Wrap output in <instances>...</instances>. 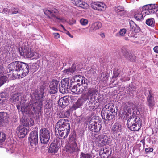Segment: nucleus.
I'll use <instances>...</instances> for the list:
<instances>
[{
    "mask_svg": "<svg viewBox=\"0 0 158 158\" xmlns=\"http://www.w3.org/2000/svg\"><path fill=\"white\" fill-rule=\"evenodd\" d=\"M111 149L109 147H105L103 148H102L100 151L101 153L102 154L103 153H105L106 154L110 155L111 153Z\"/></svg>",
    "mask_w": 158,
    "mask_h": 158,
    "instance_id": "nucleus-41",
    "label": "nucleus"
},
{
    "mask_svg": "<svg viewBox=\"0 0 158 158\" xmlns=\"http://www.w3.org/2000/svg\"><path fill=\"white\" fill-rule=\"evenodd\" d=\"M121 52L123 56L126 58L131 53L129 50L125 47H123L121 48Z\"/></svg>",
    "mask_w": 158,
    "mask_h": 158,
    "instance_id": "nucleus-40",
    "label": "nucleus"
},
{
    "mask_svg": "<svg viewBox=\"0 0 158 158\" xmlns=\"http://www.w3.org/2000/svg\"><path fill=\"white\" fill-rule=\"evenodd\" d=\"M10 9L8 10L7 8H4L3 9V12L5 13L6 14L10 13Z\"/></svg>",
    "mask_w": 158,
    "mask_h": 158,
    "instance_id": "nucleus-64",
    "label": "nucleus"
},
{
    "mask_svg": "<svg viewBox=\"0 0 158 158\" xmlns=\"http://www.w3.org/2000/svg\"><path fill=\"white\" fill-rule=\"evenodd\" d=\"M90 5L94 9L100 11L104 10L106 7V6L104 3L99 2H92L90 3Z\"/></svg>",
    "mask_w": 158,
    "mask_h": 158,
    "instance_id": "nucleus-16",
    "label": "nucleus"
},
{
    "mask_svg": "<svg viewBox=\"0 0 158 158\" xmlns=\"http://www.w3.org/2000/svg\"><path fill=\"white\" fill-rule=\"evenodd\" d=\"M77 69L76 68V65L73 64L72 66L68 68L65 69L63 71L64 74L65 75H71L73 73L77 72Z\"/></svg>",
    "mask_w": 158,
    "mask_h": 158,
    "instance_id": "nucleus-22",
    "label": "nucleus"
},
{
    "mask_svg": "<svg viewBox=\"0 0 158 158\" xmlns=\"http://www.w3.org/2000/svg\"><path fill=\"white\" fill-rule=\"evenodd\" d=\"M103 153L102 154L99 152L100 156L102 158H108L110 156L109 155L106 154L105 153Z\"/></svg>",
    "mask_w": 158,
    "mask_h": 158,
    "instance_id": "nucleus-57",
    "label": "nucleus"
},
{
    "mask_svg": "<svg viewBox=\"0 0 158 158\" xmlns=\"http://www.w3.org/2000/svg\"><path fill=\"white\" fill-rule=\"evenodd\" d=\"M23 126L26 127H30L34 125V120L31 118H28L27 117H24L22 121Z\"/></svg>",
    "mask_w": 158,
    "mask_h": 158,
    "instance_id": "nucleus-23",
    "label": "nucleus"
},
{
    "mask_svg": "<svg viewBox=\"0 0 158 158\" xmlns=\"http://www.w3.org/2000/svg\"><path fill=\"white\" fill-rule=\"evenodd\" d=\"M88 20L86 19H81L80 20V23L82 25H86L88 23Z\"/></svg>",
    "mask_w": 158,
    "mask_h": 158,
    "instance_id": "nucleus-56",
    "label": "nucleus"
},
{
    "mask_svg": "<svg viewBox=\"0 0 158 158\" xmlns=\"http://www.w3.org/2000/svg\"><path fill=\"white\" fill-rule=\"evenodd\" d=\"M5 100L0 98V106H2L5 104Z\"/></svg>",
    "mask_w": 158,
    "mask_h": 158,
    "instance_id": "nucleus-62",
    "label": "nucleus"
},
{
    "mask_svg": "<svg viewBox=\"0 0 158 158\" xmlns=\"http://www.w3.org/2000/svg\"><path fill=\"white\" fill-rule=\"evenodd\" d=\"M92 155L89 153H85L83 152H81L80 158H91Z\"/></svg>",
    "mask_w": 158,
    "mask_h": 158,
    "instance_id": "nucleus-50",
    "label": "nucleus"
},
{
    "mask_svg": "<svg viewBox=\"0 0 158 158\" xmlns=\"http://www.w3.org/2000/svg\"><path fill=\"white\" fill-rule=\"evenodd\" d=\"M8 95V93L5 91L0 93V98H5Z\"/></svg>",
    "mask_w": 158,
    "mask_h": 158,
    "instance_id": "nucleus-54",
    "label": "nucleus"
},
{
    "mask_svg": "<svg viewBox=\"0 0 158 158\" xmlns=\"http://www.w3.org/2000/svg\"><path fill=\"white\" fill-rule=\"evenodd\" d=\"M7 80V78L6 76H3L0 77V87L5 83Z\"/></svg>",
    "mask_w": 158,
    "mask_h": 158,
    "instance_id": "nucleus-47",
    "label": "nucleus"
},
{
    "mask_svg": "<svg viewBox=\"0 0 158 158\" xmlns=\"http://www.w3.org/2000/svg\"><path fill=\"white\" fill-rule=\"evenodd\" d=\"M133 110L132 115L127 120V125L131 130L137 131L141 128L142 122L140 118L138 116L140 114L139 110L137 109Z\"/></svg>",
    "mask_w": 158,
    "mask_h": 158,
    "instance_id": "nucleus-4",
    "label": "nucleus"
},
{
    "mask_svg": "<svg viewBox=\"0 0 158 158\" xmlns=\"http://www.w3.org/2000/svg\"><path fill=\"white\" fill-rule=\"evenodd\" d=\"M20 54L21 56H23L25 58H31L33 57L35 55V53L29 48L26 47L23 48L21 47L18 48Z\"/></svg>",
    "mask_w": 158,
    "mask_h": 158,
    "instance_id": "nucleus-10",
    "label": "nucleus"
},
{
    "mask_svg": "<svg viewBox=\"0 0 158 158\" xmlns=\"http://www.w3.org/2000/svg\"><path fill=\"white\" fill-rule=\"evenodd\" d=\"M147 105L150 108L153 107L155 105V100H154V94L150 90H148L147 93Z\"/></svg>",
    "mask_w": 158,
    "mask_h": 158,
    "instance_id": "nucleus-20",
    "label": "nucleus"
},
{
    "mask_svg": "<svg viewBox=\"0 0 158 158\" xmlns=\"http://www.w3.org/2000/svg\"><path fill=\"white\" fill-rule=\"evenodd\" d=\"M59 91L63 94H66L69 92L62 80L61 81V84L59 85Z\"/></svg>",
    "mask_w": 158,
    "mask_h": 158,
    "instance_id": "nucleus-28",
    "label": "nucleus"
},
{
    "mask_svg": "<svg viewBox=\"0 0 158 158\" xmlns=\"http://www.w3.org/2000/svg\"><path fill=\"white\" fill-rule=\"evenodd\" d=\"M76 135L74 132L71 133L69 136V143L77 145L76 141Z\"/></svg>",
    "mask_w": 158,
    "mask_h": 158,
    "instance_id": "nucleus-38",
    "label": "nucleus"
},
{
    "mask_svg": "<svg viewBox=\"0 0 158 158\" xmlns=\"http://www.w3.org/2000/svg\"><path fill=\"white\" fill-rule=\"evenodd\" d=\"M89 81L88 80L86 79L84 77H82L81 80L80 84L78 83L80 85V87L83 89L84 91L85 92L86 89L88 88V85L89 84Z\"/></svg>",
    "mask_w": 158,
    "mask_h": 158,
    "instance_id": "nucleus-26",
    "label": "nucleus"
},
{
    "mask_svg": "<svg viewBox=\"0 0 158 158\" xmlns=\"http://www.w3.org/2000/svg\"><path fill=\"white\" fill-rule=\"evenodd\" d=\"M64 82V84L65 86H66L67 89H68L69 91V89L70 88L71 85H72L73 80L72 79L69 78H64L62 80Z\"/></svg>",
    "mask_w": 158,
    "mask_h": 158,
    "instance_id": "nucleus-36",
    "label": "nucleus"
},
{
    "mask_svg": "<svg viewBox=\"0 0 158 158\" xmlns=\"http://www.w3.org/2000/svg\"><path fill=\"white\" fill-rule=\"evenodd\" d=\"M55 127V134L56 136H58L61 139L67 137L70 130V123L68 119H60L57 123Z\"/></svg>",
    "mask_w": 158,
    "mask_h": 158,
    "instance_id": "nucleus-3",
    "label": "nucleus"
},
{
    "mask_svg": "<svg viewBox=\"0 0 158 158\" xmlns=\"http://www.w3.org/2000/svg\"><path fill=\"white\" fill-rule=\"evenodd\" d=\"M129 24L130 27V29L132 31H134L135 33L138 32L140 30L139 27H138L133 21H130L129 22Z\"/></svg>",
    "mask_w": 158,
    "mask_h": 158,
    "instance_id": "nucleus-29",
    "label": "nucleus"
},
{
    "mask_svg": "<svg viewBox=\"0 0 158 158\" xmlns=\"http://www.w3.org/2000/svg\"><path fill=\"white\" fill-rule=\"evenodd\" d=\"M29 64L19 61H15L9 64L6 70V73L8 76L12 74L14 78H22L27 75L29 73Z\"/></svg>",
    "mask_w": 158,
    "mask_h": 158,
    "instance_id": "nucleus-2",
    "label": "nucleus"
},
{
    "mask_svg": "<svg viewBox=\"0 0 158 158\" xmlns=\"http://www.w3.org/2000/svg\"><path fill=\"white\" fill-rule=\"evenodd\" d=\"M92 136L94 139H98V144L99 147H102L108 144L110 142V138L106 135L94 134H92Z\"/></svg>",
    "mask_w": 158,
    "mask_h": 158,
    "instance_id": "nucleus-6",
    "label": "nucleus"
},
{
    "mask_svg": "<svg viewBox=\"0 0 158 158\" xmlns=\"http://www.w3.org/2000/svg\"><path fill=\"white\" fill-rule=\"evenodd\" d=\"M73 111L70 108L66 111L61 112L59 114V117L62 118H67L70 116L71 112Z\"/></svg>",
    "mask_w": 158,
    "mask_h": 158,
    "instance_id": "nucleus-30",
    "label": "nucleus"
},
{
    "mask_svg": "<svg viewBox=\"0 0 158 158\" xmlns=\"http://www.w3.org/2000/svg\"><path fill=\"white\" fill-rule=\"evenodd\" d=\"M94 98H90L89 100L87 101L85 106L83 108V110L85 113H89L94 111L98 106L97 104V102H95Z\"/></svg>",
    "mask_w": 158,
    "mask_h": 158,
    "instance_id": "nucleus-8",
    "label": "nucleus"
},
{
    "mask_svg": "<svg viewBox=\"0 0 158 158\" xmlns=\"http://www.w3.org/2000/svg\"><path fill=\"white\" fill-rule=\"evenodd\" d=\"M9 115L6 112H0V127L4 126L9 122Z\"/></svg>",
    "mask_w": 158,
    "mask_h": 158,
    "instance_id": "nucleus-15",
    "label": "nucleus"
},
{
    "mask_svg": "<svg viewBox=\"0 0 158 158\" xmlns=\"http://www.w3.org/2000/svg\"><path fill=\"white\" fill-rule=\"evenodd\" d=\"M60 147V144L57 140L51 143L48 149L49 153L55 154L57 153Z\"/></svg>",
    "mask_w": 158,
    "mask_h": 158,
    "instance_id": "nucleus-17",
    "label": "nucleus"
},
{
    "mask_svg": "<svg viewBox=\"0 0 158 158\" xmlns=\"http://www.w3.org/2000/svg\"><path fill=\"white\" fill-rule=\"evenodd\" d=\"M141 12L142 13L143 15L145 14V15L151 14L155 13V11L152 10H149L146 8L145 10H143L142 9Z\"/></svg>",
    "mask_w": 158,
    "mask_h": 158,
    "instance_id": "nucleus-44",
    "label": "nucleus"
},
{
    "mask_svg": "<svg viewBox=\"0 0 158 158\" xmlns=\"http://www.w3.org/2000/svg\"><path fill=\"white\" fill-rule=\"evenodd\" d=\"M46 103L45 107L46 108L50 109L52 107V101L49 99H47L46 100Z\"/></svg>",
    "mask_w": 158,
    "mask_h": 158,
    "instance_id": "nucleus-46",
    "label": "nucleus"
},
{
    "mask_svg": "<svg viewBox=\"0 0 158 158\" xmlns=\"http://www.w3.org/2000/svg\"><path fill=\"white\" fill-rule=\"evenodd\" d=\"M102 26V23L100 22H95L92 24L89 29V31L93 32L94 31L100 28Z\"/></svg>",
    "mask_w": 158,
    "mask_h": 158,
    "instance_id": "nucleus-27",
    "label": "nucleus"
},
{
    "mask_svg": "<svg viewBox=\"0 0 158 158\" xmlns=\"http://www.w3.org/2000/svg\"><path fill=\"white\" fill-rule=\"evenodd\" d=\"M28 132V131L27 129L21 125H19L16 129V132L18 137L20 138H24Z\"/></svg>",
    "mask_w": 158,
    "mask_h": 158,
    "instance_id": "nucleus-19",
    "label": "nucleus"
},
{
    "mask_svg": "<svg viewBox=\"0 0 158 158\" xmlns=\"http://www.w3.org/2000/svg\"><path fill=\"white\" fill-rule=\"evenodd\" d=\"M43 11L44 14L49 19H52L53 18H55L56 19L60 21L63 19L62 18H60L56 16V14L58 13V11L55 8H52L51 10L44 9L43 10Z\"/></svg>",
    "mask_w": 158,
    "mask_h": 158,
    "instance_id": "nucleus-12",
    "label": "nucleus"
},
{
    "mask_svg": "<svg viewBox=\"0 0 158 158\" xmlns=\"http://www.w3.org/2000/svg\"><path fill=\"white\" fill-rule=\"evenodd\" d=\"M145 23L147 25L152 27H154L155 24L154 19L152 18L147 19Z\"/></svg>",
    "mask_w": 158,
    "mask_h": 158,
    "instance_id": "nucleus-39",
    "label": "nucleus"
},
{
    "mask_svg": "<svg viewBox=\"0 0 158 158\" xmlns=\"http://www.w3.org/2000/svg\"><path fill=\"white\" fill-rule=\"evenodd\" d=\"M122 127L121 123L119 122H116L113 126L112 130L114 134H117L121 132L122 131Z\"/></svg>",
    "mask_w": 158,
    "mask_h": 158,
    "instance_id": "nucleus-24",
    "label": "nucleus"
},
{
    "mask_svg": "<svg viewBox=\"0 0 158 158\" xmlns=\"http://www.w3.org/2000/svg\"><path fill=\"white\" fill-rule=\"evenodd\" d=\"M65 150L66 152L69 154H72V155H77L79 150L77 144L69 143L68 145L65 147Z\"/></svg>",
    "mask_w": 158,
    "mask_h": 158,
    "instance_id": "nucleus-13",
    "label": "nucleus"
},
{
    "mask_svg": "<svg viewBox=\"0 0 158 158\" xmlns=\"http://www.w3.org/2000/svg\"><path fill=\"white\" fill-rule=\"evenodd\" d=\"M29 66H30L29 72L30 71L32 72H34L36 71L38 69L37 66L35 64H32L31 65L30 64H29Z\"/></svg>",
    "mask_w": 158,
    "mask_h": 158,
    "instance_id": "nucleus-49",
    "label": "nucleus"
},
{
    "mask_svg": "<svg viewBox=\"0 0 158 158\" xmlns=\"http://www.w3.org/2000/svg\"><path fill=\"white\" fill-rule=\"evenodd\" d=\"M153 149L152 148H148L145 149V153L147 154L148 153L151 152L153 151Z\"/></svg>",
    "mask_w": 158,
    "mask_h": 158,
    "instance_id": "nucleus-61",
    "label": "nucleus"
},
{
    "mask_svg": "<svg viewBox=\"0 0 158 158\" xmlns=\"http://www.w3.org/2000/svg\"><path fill=\"white\" fill-rule=\"evenodd\" d=\"M131 111L130 110V109H128V110L124 109L121 111L122 115H123L124 118L126 119H127L129 116L128 113H131Z\"/></svg>",
    "mask_w": 158,
    "mask_h": 158,
    "instance_id": "nucleus-43",
    "label": "nucleus"
},
{
    "mask_svg": "<svg viewBox=\"0 0 158 158\" xmlns=\"http://www.w3.org/2000/svg\"><path fill=\"white\" fill-rule=\"evenodd\" d=\"M152 4L146 5L143 6L142 9L143 10H145L146 8L148 9L149 10H152L155 11V13H156L157 10H152V6L151 5Z\"/></svg>",
    "mask_w": 158,
    "mask_h": 158,
    "instance_id": "nucleus-52",
    "label": "nucleus"
},
{
    "mask_svg": "<svg viewBox=\"0 0 158 158\" xmlns=\"http://www.w3.org/2000/svg\"><path fill=\"white\" fill-rule=\"evenodd\" d=\"M126 59L131 62H134L136 60V56L131 53L126 58Z\"/></svg>",
    "mask_w": 158,
    "mask_h": 158,
    "instance_id": "nucleus-48",
    "label": "nucleus"
},
{
    "mask_svg": "<svg viewBox=\"0 0 158 158\" xmlns=\"http://www.w3.org/2000/svg\"><path fill=\"white\" fill-rule=\"evenodd\" d=\"M59 81L53 79L52 80L48 90L49 93L51 94H55L57 93L58 90V85Z\"/></svg>",
    "mask_w": 158,
    "mask_h": 158,
    "instance_id": "nucleus-14",
    "label": "nucleus"
},
{
    "mask_svg": "<svg viewBox=\"0 0 158 158\" xmlns=\"http://www.w3.org/2000/svg\"><path fill=\"white\" fill-rule=\"evenodd\" d=\"M90 98H94L95 102H97V104H98V102L100 103L104 99L103 95L102 94H99L98 95V96L97 97L96 96H94V97H91Z\"/></svg>",
    "mask_w": 158,
    "mask_h": 158,
    "instance_id": "nucleus-42",
    "label": "nucleus"
},
{
    "mask_svg": "<svg viewBox=\"0 0 158 158\" xmlns=\"http://www.w3.org/2000/svg\"><path fill=\"white\" fill-rule=\"evenodd\" d=\"M136 87L135 86L133 85L132 84H130L127 87V91L128 93L129 94H131L133 95V96L134 97L133 94H136Z\"/></svg>",
    "mask_w": 158,
    "mask_h": 158,
    "instance_id": "nucleus-37",
    "label": "nucleus"
},
{
    "mask_svg": "<svg viewBox=\"0 0 158 158\" xmlns=\"http://www.w3.org/2000/svg\"><path fill=\"white\" fill-rule=\"evenodd\" d=\"M6 138V135L3 132H0V145L4 142Z\"/></svg>",
    "mask_w": 158,
    "mask_h": 158,
    "instance_id": "nucleus-45",
    "label": "nucleus"
},
{
    "mask_svg": "<svg viewBox=\"0 0 158 158\" xmlns=\"http://www.w3.org/2000/svg\"><path fill=\"white\" fill-rule=\"evenodd\" d=\"M21 93H12L10 97V102L11 103L16 102L19 101L21 97Z\"/></svg>",
    "mask_w": 158,
    "mask_h": 158,
    "instance_id": "nucleus-25",
    "label": "nucleus"
},
{
    "mask_svg": "<svg viewBox=\"0 0 158 158\" xmlns=\"http://www.w3.org/2000/svg\"><path fill=\"white\" fill-rule=\"evenodd\" d=\"M72 85L69 89V91H71L73 93L77 94H81L84 92V89L81 87H80V85L76 83V82L73 81Z\"/></svg>",
    "mask_w": 158,
    "mask_h": 158,
    "instance_id": "nucleus-18",
    "label": "nucleus"
},
{
    "mask_svg": "<svg viewBox=\"0 0 158 158\" xmlns=\"http://www.w3.org/2000/svg\"><path fill=\"white\" fill-rule=\"evenodd\" d=\"M98 92V90L94 88H89L88 89V92H87V95L88 96L93 97L97 95Z\"/></svg>",
    "mask_w": 158,
    "mask_h": 158,
    "instance_id": "nucleus-34",
    "label": "nucleus"
},
{
    "mask_svg": "<svg viewBox=\"0 0 158 158\" xmlns=\"http://www.w3.org/2000/svg\"><path fill=\"white\" fill-rule=\"evenodd\" d=\"M82 1L81 0H76L75 1H74V4L77 6L79 7V5H80V4H81Z\"/></svg>",
    "mask_w": 158,
    "mask_h": 158,
    "instance_id": "nucleus-60",
    "label": "nucleus"
},
{
    "mask_svg": "<svg viewBox=\"0 0 158 158\" xmlns=\"http://www.w3.org/2000/svg\"><path fill=\"white\" fill-rule=\"evenodd\" d=\"M113 103H109L102 107L101 114L103 119L106 121L113 120L117 114V111H115Z\"/></svg>",
    "mask_w": 158,
    "mask_h": 158,
    "instance_id": "nucleus-5",
    "label": "nucleus"
},
{
    "mask_svg": "<svg viewBox=\"0 0 158 158\" xmlns=\"http://www.w3.org/2000/svg\"><path fill=\"white\" fill-rule=\"evenodd\" d=\"M19 9L18 8H15V7H12L10 9V14H11L19 13Z\"/></svg>",
    "mask_w": 158,
    "mask_h": 158,
    "instance_id": "nucleus-55",
    "label": "nucleus"
},
{
    "mask_svg": "<svg viewBox=\"0 0 158 158\" xmlns=\"http://www.w3.org/2000/svg\"><path fill=\"white\" fill-rule=\"evenodd\" d=\"M121 71L118 69H115L113 71V77L115 78H116L118 76L120 73Z\"/></svg>",
    "mask_w": 158,
    "mask_h": 158,
    "instance_id": "nucleus-51",
    "label": "nucleus"
},
{
    "mask_svg": "<svg viewBox=\"0 0 158 158\" xmlns=\"http://www.w3.org/2000/svg\"><path fill=\"white\" fill-rule=\"evenodd\" d=\"M115 10L118 15L119 16L124 15L126 12L124 8L122 6H120L116 7L115 8Z\"/></svg>",
    "mask_w": 158,
    "mask_h": 158,
    "instance_id": "nucleus-33",
    "label": "nucleus"
},
{
    "mask_svg": "<svg viewBox=\"0 0 158 158\" xmlns=\"http://www.w3.org/2000/svg\"><path fill=\"white\" fill-rule=\"evenodd\" d=\"M89 96H87L80 99L83 102L84 104L87 100H88V101L89 100Z\"/></svg>",
    "mask_w": 158,
    "mask_h": 158,
    "instance_id": "nucleus-59",
    "label": "nucleus"
},
{
    "mask_svg": "<svg viewBox=\"0 0 158 158\" xmlns=\"http://www.w3.org/2000/svg\"><path fill=\"white\" fill-rule=\"evenodd\" d=\"M81 78H82V77H81L80 78H79V79H77V77L75 78H72V79L74 82H76V83H79V84H80V82H81Z\"/></svg>",
    "mask_w": 158,
    "mask_h": 158,
    "instance_id": "nucleus-58",
    "label": "nucleus"
},
{
    "mask_svg": "<svg viewBox=\"0 0 158 158\" xmlns=\"http://www.w3.org/2000/svg\"><path fill=\"white\" fill-rule=\"evenodd\" d=\"M69 96H65L61 97L58 101V104L61 108H64L66 107L69 102Z\"/></svg>",
    "mask_w": 158,
    "mask_h": 158,
    "instance_id": "nucleus-21",
    "label": "nucleus"
},
{
    "mask_svg": "<svg viewBox=\"0 0 158 158\" xmlns=\"http://www.w3.org/2000/svg\"><path fill=\"white\" fill-rule=\"evenodd\" d=\"M28 142L31 147H35L38 143V132L36 131H32L28 138Z\"/></svg>",
    "mask_w": 158,
    "mask_h": 158,
    "instance_id": "nucleus-11",
    "label": "nucleus"
},
{
    "mask_svg": "<svg viewBox=\"0 0 158 158\" xmlns=\"http://www.w3.org/2000/svg\"><path fill=\"white\" fill-rule=\"evenodd\" d=\"M46 85L43 84L40 87L39 94L32 96V98L28 103H27L24 108H21L22 112L24 111L26 114H28L32 116H35L37 118H40L43 113L42 108L43 106V102L44 90Z\"/></svg>",
    "mask_w": 158,
    "mask_h": 158,
    "instance_id": "nucleus-1",
    "label": "nucleus"
},
{
    "mask_svg": "<svg viewBox=\"0 0 158 158\" xmlns=\"http://www.w3.org/2000/svg\"><path fill=\"white\" fill-rule=\"evenodd\" d=\"M50 138V131L47 128L41 129L40 132V139L41 143L46 144Z\"/></svg>",
    "mask_w": 158,
    "mask_h": 158,
    "instance_id": "nucleus-9",
    "label": "nucleus"
},
{
    "mask_svg": "<svg viewBox=\"0 0 158 158\" xmlns=\"http://www.w3.org/2000/svg\"><path fill=\"white\" fill-rule=\"evenodd\" d=\"M102 126L101 120L98 119L97 121H93L92 118L89 121L88 128L91 131L98 133L101 130Z\"/></svg>",
    "mask_w": 158,
    "mask_h": 158,
    "instance_id": "nucleus-7",
    "label": "nucleus"
},
{
    "mask_svg": "<svg viewBox=\"0 0 158 158\" xmlns=\"http://www.w3.org/2000/svg\"><path fill=\"white\" fill-rule=\"evenodd\" d=\"M141 146V144H136L133 148V153L139 156L140 153L141 148H140Z\"/></svg>",
    "mask_w": 158,
    "mask_h": 158,
    "instance_id": "nucleus-35",
    "label": "nucleus"
},
{
    "mask_svg": "<svg viewBox=\"0 0 158 158\" xmlns=\"http://www.w3.org/2000/svg\"><path fill=\"white\" fill-rule=\"evenodd\" d=\"M81 4H80V5H79V7L83 8L85 7L86 6V5H87L86 3L83 1H82V2H81Z\"/></svg>",
    "mask_w": 158,
    "mask_h": 158,
    "instance_id": "nucleus-63",
    "label": "nucleus"
},
{
    "mask_svg": "<svg viewBox=\"0 0 158 158\" xmlns=\"http://www.w3.org/2000/svg\"><path fill=\"white\" fill-rule=\"evenodd\" d=\"M84 103L82 101L81 99H79L71 107V109L73 111L75 110L76 109L80 108L81 106H82Z\"/></svg>",
    "mask_w": 158,
    "mask_h": 158,
    "instance_id": "nucleus-32",
    "label": "nucleus"
},
{
    "mask_svg": "<svg viewBox=\"0 0 158 158\" xmlns=\"http://www.w3.org/2000/svg\"><path fill=\"white\" fill-rule=\"evenodd\" d=\"M143 14L141 12V9L136 11L134 15V17L135 19L138 21H141L143 19Z\"/></svg>",
    "mask_w": 158,
    "mask_h": 158,
    "instance_id": "nucleus-31",
    "label": "nucleus"
},
{
    "mask_svg": "<svg viewBox=\"0 0 158 158\" xmlns=\"http://www.w3.org/2000/svg\"><path fill=\"white\" fill-rule=\"evenodd\" d=\"M126 32V30L125 29L123 28L121 29L119 33H116V35L118 36L120 35L122 36H123Z\"/></svg>",
    "mask_w": 158,
    "mask_h": 158,
    "instance_id": "nucleus-53",
    "label": "nucleus"
}]
</instances>
